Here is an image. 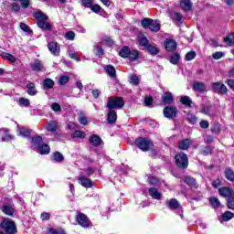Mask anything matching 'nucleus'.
<instances>
[{
  "label": "nucleus",
  "mask_w": 234,
  "mask_h": 234,
  "mask_svg": "<svg viewBox=\"0 0 234 234\" xmlns=\"http://www.w3.org/2000/svg\"><path fill=\"white\" fill-rule=\"evenodd\" d=\"M0 229L5 234H16L17 226L11 218H5L0 223Z\"/></svg>",
  "instance_id": "1"
},
{
  "label": "nucleus",
  "mask_w": 234,
  "mask_h": 234,
  "mask_svg": "<svg viewBox=\"0 0 234 234\" xmlns=\"http://www.w3.org/2000/svg\"><path fill=\"white\" fill-rule=\"evenodd\" d=\"M125 105L123 98L122 97H108L106 107L109 111H113V109H122Z\"/></svg>",
  "instance_id": "2"
},
{
  "label": "nucleus",
  "mask_w": 234,
  "mask_h": 234,
  "mask_svg": "<svg viewBox=\"0 0 234 234\" xmlns=\"http://www.w3.org/2000/svg\"><path fill=\"white\" fill-rule=\"evenodd\" d=\"M174 158L178 169L186 170L189 166V158L185 153L176 154Z\"/></svg>",
  "instance_id": "3"
},
{
  "label": "nucleus",
  "mask_w": 234,
  "mask_h": 234,
  "mask_svg": "<svg viewBox=\"0 0 234 234\" xmlns=\"http://www.w3.org/2000/svg\"><path fill=\"white\" fill-rule=\"evenodd\" d=\"M35 17L37 19V27H39V28H43L44 30H50L52 28V26L48 22H47V19H48V16H47V15L39 11L35 14Z\"/></svg>",
  "instance_id": "4"
},
{
  "label": "nucleus",
  "mask_w": 234,
  "mask_h": 234,
  "mask_svg": "<svg viewBox=\"0 0 234 234\" xmlns=\"http://www.w3.org/2000/svg\"><path fill=\"white\" fill-rule=\"evenodd\" d=\"M163 114L168 120H175L178 114V110L176 106H166L163 110Z\"/></svg>",
  "instance_id": "5"
},
{
  "label": "nucleus",
  "mask_w": 234,
  "mask_h": 234,
  "mask_svg": "<svg viewBox=\"0 0 234 234\" xmlns=\"http://www.w3.org/2000/svg\"><path fill=\"white\" fill-rule=\"evenodd\" d=\"M76 222H78L79 226L81 228H90V220L84 213L79 212L76 216Z\"/></svg>",
  "instance_id": "6"
},
{
  "label": "nucleus",
  "mask_w": 234,
  "mask_h": 234,
  "mask_svg": "<svg viewBox=\"0 0 234 234\" xmlns=\"http://www.w3.org/2000/svg\"><path fill=\"white\" fill-rule=\"evenodd\" d=\"M212 90L213 92H216V94H226V92H228V88L222 82H213Z\"/></svg>",
  "instance_id": "7"
},
{
  "label": "nucleus",
  "mask_w": 234,
  "mask_h": 234,
  "mask_svg": "<svg viewBox=\"0 0 234 234\" xmlns=\"http://www.w3.org/2000/svg\"><path fill=\"white\" fill-rule=\"evenodd\" d=\"M165 48L167 52H175L176 50L178 44L175 39L166 38L164 42Z\"/></svg>",
  "instance_id": "8"
},
{
  "label": "nucleus",
  "mask_w": 234,
  "mask_h": 234,
  "mask_svg": "<svg viewBox=\"0 0 234 234\" xmlns=\"http://www.w3.org/2000/svg\"><path fill=\"white\" fill-rule=\"evenodd\" d=\"M160 27V21L147 18V27L151 32H159Z\"/></svg>",
  "instance_id": "9"
},
{
  "label": "nucleus",
  "mask_w": 234,
  "mask_h": 234,
  "mask_svg": "<svg viewBox=\"0 0 234 234\" xmlns=\"http://www.w3.org/2000/svg\"><path fill=\"white\" fill-rule=\"evenodd\" d=\"M16 134L17 136H21L22 138H30V134H32V130L25 126H17Z\"/></svg>",
  "instance_id": "10"
},
{
  "label": "nucleus",
  "mask_w": 234,
  "mask_h": 234,
  "mask_svg": "<svg viewBox=\"0 0 234 234\" xmlns=\"http://www.w3.org/2000/svg\"><path fill=\"white\" fill-rule=\"evenodd\" d=\"M31 144L34 147H48V144L43 142V137L39 135L33 136L31 138Z\"/></svg>",
  "instance_id": "11"
},
{
  "label": "nucleus",
  "mask_w": 234,
  "mask_h": 234,
  "mask_svg": "<svg viewBox=\"0 0 234 234\" xmlns=\"http://www.w3.org/2000/svg\"><path fill=\"white\" fill-rule=\"evenodd\" d=\"M218 193L223 198H229L234 194V190L229 186H223L218 188Z\"/></svg>",
  "instance_id": "12"
},
{
  "label": "nucleus",
  "mask_w": 234,
  "mask_h": 234,
  "mask_svg": "<svg viewBox=\"0 0 234 234\" xmlns=\"http://www.w3.org/2000/svg\"><path fill=\"white\" fill-rule=\"evenodd\" d=\"M48 48L49 52L53 54V56H59L61 48H59V44H58V42H49L48 44Z\"/></svg>",
  "instance_id": "13"
},
{
  "label": "nucleus",
  "mask_w": 234,
  "mask_h": 234,
  "mask_svg": "<svg viewBox=\"0 0 234 234\" xmlns=\"http://www.w3.org/2000/svg\"><path fill=\"white\" fill-rule=\"evenodd\" d=\"M31 70L34 72H45V66H43V62L41 60H35L30 65Z\"/></svg>",
  "instance_id": "14"
},
{
  "label": "nucleus",
  "mask_w": 234,
  "mask_h": 234,
  "mask_svg": "<svg viewBox=\"0 0 234 234\" xmlns=\"http://www.w3.org/2000/svg\"><path fill=\"white\" fill-rule=\"evenodd\" d=\"M89 142L92 144L95 147L105 145V144L103 143V140H101V137L96 134L91 135L89 139Z\"/></svg>",
  "instance_id": "15"
},
{
  "label": "nucleus",
  "mask_w": 234,
  "mask_h": 234,
  "mask_svg": "<svg viewBox=\"0 0 234 234\" xmlns=\"http://www.w3.org/2000/svg\"><path fill=\"white\" fill-rule=\"evenodd\" d=\"M78 180H79V184L80 186H82V187H86L89 189V188L92 187V186H94V183L92 182V180H90L85 176H80L78 178Z\"/></svg>",
  "instance_id": "16"
},
{
  "label": "nucleus",
  "mask_w": 234,
  "mask_h": 234,
  "mask_svg": "<svg viewBox=\"0 0 234 234\" xmlns=\"http://www.w3.org/2000/svg\"><path fill=\"white\" fill-rule=\"evenodd\" d=\"M2 212H4L5 215H7V217H14L16 208H14V207H12V205H10L8 203H5L2 207Z\"/></svg>",
  "instance_id": "17"
},
{
  "label": "nucleus",
  "mask_w": 234,
  "mask_h": 234,
  "mask_svg": "<svg viewBox=\"0 0 234 234\" xmlns=\"http://www.w3.org/2000/svg\"><path fill=\"white\" fill-rule=\"evenodd\" d=\"M148 193L154 200H162V192H158V188L150 187Z\"/></svg>",
  "instance_id": "18"
},
{
  "label": "nucleus",
  "mask_w": 234,
  "mask_h": 234,
  "mask_svg": "<svg viewBox=\"0 0 234 234\" xmlns=\"http://www.w3.org/2000/svg\"><path fill=\"white\" fill-rule=\"evenodd\" d=\"M137 43L139 47H143V48H147V37L144 33L140 32L137 36Z\"/></svg>",
  "instance_id": "19"
},
{
  "label": "nucleus",
  "mask_w": 234,
  "mask_h": 234,
  "mask_svg": "<svg viewBox=\"0 0 234 234\" xmlns=\"http://www.w3.org/2000/svg\"><path fill=\"white\" fill-rule=\"evenodd\" d=\"M193 89L196 92H206L207 90V87L204 82H195L193 84Z\"/></svg>",
  "instance_id": "20"
},
{
  "label": "nucleus",
  "mask_w": 234,
  "mask_h": 234,
  "mask_svg": "<svg viewBox=\"0 0 234 234\" xmlns=\"http://www.w3.org/2000/svg\"><path fill=\"white\" fill-rule=\"evenodd\" d=\"M224 175L225 178L229 180V182H232L234 184V171L231 167H225Z\"/></svg>",
  "instance_id": "21"
},
{
  "label": "nucleus",
  "mask_w": 234,
  "mask_h": 234,
  "mask_svg": "<svg viewBox=\"0 0 234 234\" xmlns=\"http://www.w3.org/2000/svg\"><path fill=\"white\" fill-rule=\"evenodd\" d=\"M184 182L188 186V187H197V179L190 176H185Z\"/></svg>",
  "instance_id": "22"
},
{
  "label": "nucleus",
  "mask_w": 234,
  "mask_h": 234,
  "mask_svg": "<svg viewBox=\"0 0 234 234\" xmlns=\"http://www.w3.org/2000/svg\"><path fill=\"white\" fill-rule=\"evenodd\" d=\"M180 102L183 105L189 107L190 109H193V107H195V103H193V100H191V98L189 96H182L180 98Z\"/></svg>",
  "instance_id": "23"
},
{
  "label": "nucleus",
  "mask_w": 234,
  "mask_h": 234,
  "mask_svg": "<svg viewBox=\"0 0 234 234\" xmlns=\"http://www.w3.org/2000/svg\"><path fill=\"white\" fill-rule=\"evenodd\" d=\"M65 160V156H63V154L57 151L54 152L51 155V162H57L58 164H61V162H63Z\"/></svg>",
  "instance_id": "24"
},
{
  "label": "nucleus",
  "mask_w": 234,
  "mask_h": 234,
  "mask_svg": "<svg viewBox=\"0 0 234 234\" xmlns=\"http://www.w3.org/2000/svg\"><path fill=\"white\" fill-rule=\"evenodd\" d=\"M108 123H116V120H118V114L114 110H109L108 112Z\"/></svg>",
  "instance_id": "25"
},
{
  "label": "nucleus",
  "mask_w": 234,
  "mask_h": 234,
  "mask_svg": "<svg viewBox=\"0 0 234 234\" xmlns=\"http://www.w3.org/2000/svg\"><path fill=\"white\" fill-rule=\"evenodd\" d=\"M27 92L29 94V96H36L37 94V90L36 89V83L34 82H28L27 84Z\"/></svg>",
  "instance_id": "26"
},
{
  "label": "nucleus",
  "mask_w": 234,
  "mask_h": 234,
  "mask_svg": "<svg viewBox=\"0 0 234 234\" xmlns=\"http://www.w3.org/2000/svg\"><path fill=\"white\" fill-rule=\"evenodd\" d=\"M54 80L52 79H45L43 81V89L44 90H48L54 88Z\"/></svg>",
  "instance_id": "27"
},
{
  "label": "nucleus",
  "mask_w": 234,
  "mask_h": 234,
  "mask_svg": "<svg viewBox=\"0 0 234 234\" xmlns=\"http://www.w3.org/2000/svg\"><path fill=\"white\" fill-rule=\"evenodd\" d=\"M46 129L48 131V133H56V131H58V122L51 121L48 122Z\"/></svg>",
  "instance_id": "28"
},
{
  "label": "nucleus",
  "mask_w": 234,
  "mask_h": 234,
  "mask_svg": "<svg viewBox=\"0 0 234 234\" xmlns=\"http://www.w3.org/2000/svg\"><path fill=\"white\" fill-rule=\"evenodd\" d=\"M174 101L175 98L173 97V93L169 91L165 93V96L163 97L164 103H165L166 105H171Z\"/></svg>",
  "instance_id": "29"
},
{
  "label": "nucleus",
  "mask_w": 234,
  "mask_h": 234,
  "mask_svg": "<svg viewBox=\"0 0 234 234\" xmlns=\"http://www.w3.org/2000/svg\"><path fill=\"white\" fill-rule=\"evenodd\" d=\"M180 5L185 12H189L193 6V4H191V1L189 0H181Z\"/></svg>",
  "instance_id": "30"
},
{
  "label": "nucleus",
  "mask_w": 234,
  "mask_h": 234,
  "mask_svg": "<svg viewBox=\"0 0 234 234\" xmlns=\"http://www.w3.org/2000/svg\"><path fill=\"white\" fill-rule=\"evenodd\" d=\"M0 134L2 136L3 142H10V140H14V136L10 135L6 130H1Z\"/></svg>",
  "instance_id": "31"
},
{
  "label": "nucleus",
  "mask_w": 234,
  "mask_h": 234,
  "mask_svg": "<svg viewBox=\"0 0 234 234\" xmlns=\"http://www.w3.org/2000/svg\"><path fill=\"white\" fill-rule=\"evenodd\" d=\"M224 43L228 45V47H233L234 45V32L230 33L229 36L223 38Z\"/></svg>",
  "instance_id": "32"
},
{
  "label": "nucleus",
  "mask_w": 234,
  "mask_h": 234,
  "mask_svg": "<svg viewBox=\"0 0 234 234\" xmlns=\"http://www.w3.org/2000/svg\"><path fill=\"white\" fill-rule=\"evenodd\" d=\"M167 207L169 209H178L180 207V203L176 198H171L167 204Z\"/></svg>",
  "instance_id": "33"
},
{
  "label": "nucleus",
  "mask_w": 234,
  "mask_h": 234,
  "mask_svg": "<svg viewBox=\"0 0 234 234\" xmlns=\"http://www.w3.org/2000/svg\"><path fill=\"white\" fill-rule=\"evenodd\" d=\"M208 202L214 209H218V207H220V200L216 197H210Z\"/></svg>",
  "instance_id": "34"
},
{
  "label": "nucleus",
  "mask_w": 234,
  "mask_h": 234,
  "mask_svg": "<svg viewBox=\"0 0 234 234\" xmlns=\"http://www.w3.org/2000/svg\"><path fill=\"white\" fill-rule=\"evenodd\" d=\"M147 51L149 52V54H151V56H156L157 54H159L160 49H158L156 46L147 44Z\"/></svg>",
  "instance_id": "35"
},
{
  "label": "nucleus",
  "mask_w": 234,
  "mask_h": 234,
  "mask_svg": "<svg viewBox=\"0 0 234 234\" xmlns=\"http://www.w3.org/2000/svg\"><path fill=\"white\" fill-rule=\"evenodd\" d=\"M136 147H147V139L144 137H139L135 140Z\"/></svg>",
  "instance_id": "36"
},
{
  "label": "nucleus",
  "mask_w": 234,
  "mask_h": 234,
  "mask_svg": "<svg viewBox=\"0 0 234 234\" xmlns=\"http://www.w3.org/2000/svg\"><path fill=\"white\" fill-rule=\"evenodd\" d=\"M104 69L110 78H116V69L112 66L108 65Z\"/></svg>",
  "instance_id": "37"
},
{
  "label": "nucleus",
  "mask_w": 234,
  "mask_h": 234,
  "mask_svg": "<svg viewBox=\"0 0 234 234\" xmlns=\"http://www.w3.org/2000/svg\"><path fill=\"white\" fill-rule=\"evenodd\" d=\"M79 122L80 125H88L89 123V119H87V116H85L83 112H80L79 114Z\"/></svg>",
  "instance_id": "38"
},
{
  "label": "nucleus",
  "mask_w": 234,
  "mask_h": 234,
  "mask_svg": "<svg viewBox=\"0 0 234 234\" xmlns=\"http://www.w3.org/2000/svg\"><path fill=\"white\" fill-rule=\"evenodd\" d=\"M234 218V213L231 211L227 210L225 213L222 214V220L224 222H228Z\"/></svg>",
  "instance_id": "39"
},
{
  "label": "nucleus",
  "mask_w": 234,
  "mask_h": 234,
  "mask_svg": "<svg viewBox=\"0 0 234 234\" xmlns=\"http://www.w3.org/2000/svg\"><path fill=\"white\" fill-rule=\"evenodd\" d=\"M130 54L131 49H129L127 47H123L119 52V56H121V58H129Z\"/></svg>",
  "instance_id": "40"
},
{
  "label": "nucleus",
  "mask_w": 234,
  "mask_h": 234,
  "mask_svg": "<svg viewBox=\"0 0 234 234\" xmlns=\"http://www.w3.org/2000/svg\"><path fill=\"white\" fill-rule=\"evenodd\" d=\"M36 152L39 154H50V147H37Z\"/></svg>",
  "instance_id": "41"
},
{
  "label": "nucleus",
  "mask_w": 234,
  "mask_h": 234,
  "mask_svg": "<svg viewBox=\"0 0 234 234\" xmlns=\"http://www.w3.org/2000/svg\"><path fill=\"white\" fill-rule=\"evenodd\" d=\"M178 61H180V54L176 53L170 57V63H172V65H177Z\"/></svg>",
  "instance_id": "42"
},
{
  "label": "nucleus",
  "mask_w": 234,
  "mask_h": 234,
  "mask_svg": "<svg viewBox=\"0 0 234 234\" xmlns=\"http://www.w3.org/2000/svg\"><path fill=\"white\" fill-rule=\"evenodd\" d=\"M2 58L4 59H7V61H11V63H16V58L14 57V55L9 54V53H4L2 55Z\"/></svg>",
  "instance_id": "43"
},
{
  "label": "nucleus",
  "mask_w": 234,
  "mask_h": 234,
  "mask_svg": "<svg viewBox=\"0 0 234 234\" xmlns=\"http://www.w3.org/2000/svg\"><path fill=\"white\" fill-rule=\"evenodd\" d=\"M183 16L182 14L178 13V12H175L172 14V19L173 21H177V23H182V19H183Z\"/></svg>",
  "instance_id": "44"
},
{
  "label": "nucleus",
  "mask_w": 234,
  "mask_h": 234,
  "mask_svg": "<svg viewBox=\"0 0 234 234\" xmlns=\"http://www.w3.org/2000/svg\"><path fill=\"white\" fill-rule=\"evenodd\" d=\"M129 81L132 85H138L140 83V78L136 75H131Z\"/></svg>",
  "instance_id": "45"
},
{
  "label": "nucleus",
  "mask_w": 234,
  "mask_h": 234,
  "mask_svg": "<svg viewBox=\"0 0 234 234\" xmlns=\"http://www.w3.org/2000/svg\"><path fill=\"white\" fill-rule=\"evenodd\" d=\"M187 121L189 122V123H192L193 125H195V123H197V115L193 114V113H187Z\"/></svg>",
  "instance_id": "46"
},
{
  "label": "nucleus",
  "mask_w": 234,
  "mask_h": 234,
  "mask_svg": "<svg viewBox=\"0 0 234 234\" xmlns=\"http://www.w3.org/2000/svg\"><path fill=\"white\" fill-rule=\"evenodd\" d=\"M139 56H140V52H138V50H133V51H130V55L128 58H130L132 61H135V59H137Z\"/></svg>",
  "instance_id": "47"
},
{
  "label": "nucleus",
  "mask_w": 234,
  "mask_h": 234,
  "mask_svg": "<svg viewBox=\"0 0 234 234\" xmlns=\"http://www.w3.org/2000/svg\"><path fill=\"white\" fill-rule=\"evenodd\" d=\"M71 136L73 138H85L86 134L84 132L77 130L71 134Z\"/></svg>",
  "instance_id": "48"
},
{
  "label": "nucleus",
  "mask_w": 234,
  "mask_h": 234,
  "mask_svg": "<svg viewBox=\"0 0 234 234\" xmlns=\"http://www.w3.org/2000/svg\"><path fill=\"white\" fill-rule=\"evenodd\" d=\"M148 183L151 186H158V184H160V179H158V177L150 176L148 177Z\"/></svg>",
  "instance_id": "49"
},
{
  "label": "nucleus",
  "mask_w": 234,
  "mask_h": 234,
  "mask_svg": "<svg viewBox=\"0 0 234 234\" xmlns=\"http://www.w3.org/2000/svg\"><path fill=\"white\" fill-rule=\"evenodd\" d=\"M21 10V5L17 3H12L11 4V12H14L15 14H17Z\"/></svg>",
  "instance_id": "50"
},
{
  "label": "nucleus",
  "mask_w": 234,
  "mask_h": 234,
  "mask_svg": "<svg viewBox=\"0 0 234 234\" xmlns=\"http://www.w3.org/2000/svg\"><path fill=\"white\" fill-rule=\"evenodd\" d=\"M195 58H197V52H195V51H189L186 55V61H192V59H195Z\"/></svg>",
  "instance_id": "51"
},
{
  "label": "nucleus",
  "mask_w": 234,
  "mask_h": 234,
  "mask_svg": "<svg viewBox=\"0 0 234 234\" xmlns=\"http://www.w3.org/2000/svg\"><path fill=\"white\" fill-rule=\"evenodd\" d=\"M191 145V140L189 139H184L181 142H179V147H190Z\"/></svg>",
  "instance_id": "52"
},
{
  "label": "nucleus",
  "mask_w": 234,
  "mask_h": 234,
  "mask_svg": "<svg viewBox=\"0 0 234 234\" xmlns=\"http://www.w3.org/2000/svg\"><path fill=\"white\" fill-rule=\"evenodd\" d=\"M18 103L23 107H28L30 105V101L28 99L20 98Z\"/></svg>",
  "instance_id": "53"
},
{
  "label": "nucleus",
  "mask_w": 234,
  "mask_h": 234,
  "mask_svg": "<svg viewBox=\"0 0 234 234\" xmlns=\"http://www.w3.org/2000/svg\"><path fill=\"white\" fill-rule=\"evenodd\" d=\"M65 37L69 41H73L74 37H76V34L74 33V31H69L66 33Z\"/></svg>",
  "instance_id": "54"
},
{
  "label": "nucleus",
  "mask_w": 234,
  "mask_h": 234,
  "mask_svg": "<svg viewBox=\"0 0 234 234\" xmlns=\"http://www.w3.org/2000/svg\"><path fill=\"white\" fill-rule=\"evenodd\" d=\"M69 76H62L60 77L58 83L59 85H67V83H69Z\"/></svg>",
  "instance_id": "55"
},
{
  "label": "nucleus",
  "mask_w": 234,
  "mask_h": 234,
  "mask_svg": "<svg viewBox=\"0 0 234 234\" xmlns=\"http://www.w3.org/2000/svg\"><path fill=\"white\" fill-rule=\"evenodd\" d=\"M51 109L52 111H55V112H59V111H61V106L58 102H53L51 104Z\"/></svg>",
  "instance_id": "56"
},
{
  "label": "nucleus",
  "mask_w": 234,
  "mask_h": 234,
  "mask_svg": "<svg viewBox=\"0 0 234 234\" xmlns=\"http://www.w3.org/2000/svg\"><path fill=\"white\" fill-rule=\"evenodd\" d=\"M20 28L24 32H27V34H32V30H30V28H28V26H27V24L25 23H20Z\"/></svg>",
  "instance_id": "57"
},
{
  "label": "nucleus",
  "mask_w": 234,
  "mask_h": 234,
  "mask_svg": "<svg viewBox=\"0 0 234 234\" xmlns=\"http://www.w3.org/2000/svg\"><path fill=\"white\" fill-rule=\"evenodd\" d=\"M95 50H96V55H97V56H99V57L103 56L104 52H103V48H101V46L97 45V46L95 47Z\"/></svg>",
  "instance_id": "58"
},
{
  "label": "nucleus",
  "mask_w": 234,
  "mask_h": 234,
  "mask_svg": "<svg viewBox=\"0 0 234 234\" xmlns=\"http://www.w3.org/2000/svg\"><path fill=\"white\" fill-rule=\"evenodd\" d=\"M212 58L214 59H220V58H224V52L222 51H218L212 54Z\"/></svg>",
  "instance_id": "59"
},
{
  "label": "nucleus",
  "mask_w": 234,
  "mask_h": 234,
  "mask_svg": "<svg viewBox=\"0 0 234 234\" xmlns=\"http://www.w3.org/2000/svg\"><path fill=\"white\" fill-rule=\"evenodd\" d=\"M211 153H213V149L211 147H206L201 151V154H203V156H207V154H211Z\"/></svg>",
  "instance_id": "60"
},
{
  "label": "nucleus",
  "mask_w": 234,
  "mask_h": 234,
  "mask_svg": "<svg viewBox=\"0 0 234 234\" xmlns=\"http://www.w3.org/2000/svg\"><path fill=\"white\" fill-rule=\"evenodd\" d=\"M220 186H222V181L219 178L212 182V186H214L215 189H217L218 187H220Z\"/></svg>",
  "instance_id": "61"
},
{
  "label": "nucleus",
  "mask_w": 234,
  "mask_h": 234,
  "mask_svg": "<svg viewBox=\"0 0 234 234\" xmlns=\"http://www.w3.org/2000/svg\"><path fill=\"white\" fill-rule=\"evenodd\" d=\"M81 1H82L83 5L86 8H90L91 5H93V3H94V0H81Z\"/></svg>",
  "instance_id": "62"
},
{
  "label": "nucleus",
  "mask_w": 234,
  "mask_h": 234,
  "mask_svg": "<svg viewBox=\"0 0 234 234\" xmlns=\"http://www.w3.org/2000/svg\"><path fill=\"white\" fill-rule=\"evenodd\" d=\"M90 10H92V12H95V14H98V12H100V10H101V6H100L99 5H91V6L90 7Z\"/></svg>",
  "instance_id": "63"
},
{
  "label": "nucleus",
  "mask_w": 234,
  "mask_h": 234,
  "mask_svg": "<svg viewBox=\"0 0 234 234\" xmlns=\"http://www.w3.org/2000/svg\"><path fill=\"white\" fill-rule=\"evenodd\" d=\"M95 169L93 167H88L85 169V173L87 174V176H92L94 175Z\"/></svg>",
  "instance_id": "64"
}]
</instances>
